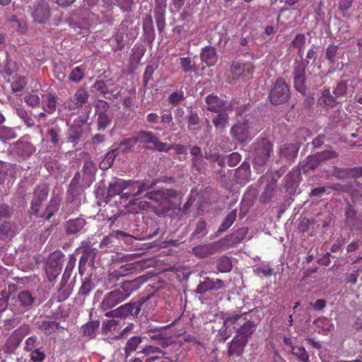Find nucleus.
Segmentation results:
<instances>
[{"label":"nucleus","mask_w":362,"mask_h":362,"mask_svg":"<svg viewBox=\"0 0 362 362\" xmlns=\"http://www.w3.org/2000/svg\"><path fill=\"white\" fill-rule=\"evenodd\" d=\"M255 308V307L249 306L247 310H240L239 313H234L226 315L223 319L225 329L221 333L225 340L230 336V332H228L227 329L233 325V329H235L236 336L248 341L256 330L257 324L254 321L247 319L245 315L253 311ZM243 309V308H241V310Z\"/></svg>","instance_id":"1"},{"label":"nucleus","mask_w":362,"mask_h":362,"mask_svg":"<svg viewBox=\"0 0 362 362\" xmlns=\"http://www.w3.org/2000/svg\"><path fill=\"white\" fill-rule=\"evenodd\" d=\"M355 89L353 82L350 80L337 81L332 87V92L329 87H324L320 90V95L317 99V105L324 109H331L342 102L348 92L353 93Z\"/></svg>","instance_id":"2"},{"label":"nucleus","mask_w":362,"mask_h":362,"mask_svg":"<svg viewBox=\"0 0 362 362\" xmlns=\"http://www.w3.org/2000/svg\"><path fill=\"white\" fill-rule=\"evenodd\" d=\"M250 148L254 167H262L267 163L273 152V144L267 138H261L252 143Z\"/></svg>","instance_id":"3"},{"label":"nucleus","mask_w":362,"mask_h":362,"mask_svg":"<svg viewBox=\"0 0 362 362\" xmlns=\"http://www.w3.org/2000/svg\"><path fill=\"white\" fill-rule=\"evenodd\" d=\"M259 132L255 119H249L233 125L230 129L232 136L240 143L250 141Z\"/></svg>","instance_id":"4"},{"label":"nucleus","mask_w":362,"mask_h":362,"mask_svg":"<svg viewBox=\"0 0 362 362\" xmlns=\"http://www.w3.org/2000/svg\"><path fill=\"white\" fill-rule=\"evenodd\" d=\"M291 97L290 87L283 78H278L269 94L270 103L278 105L286 103Z\"/></svg>","instance_id":"5"},{"label":"nucleus","mask_w":362,"mask_h":362,"mask_svg":"<svg viewBox=\"0 0 362 362\" xmlns=\"http://www.w3.org/2000/svg\"><path fill=\"white\" fill-rule=\"evenodd\" d=\"M127 298V294L119 287L105 294L100 303V308L104 311L109 310Z\"/></svg>","instance_id":"6"},{"label":"nucleus","mask_w":362,"mask_h":362,"mask_svg":"<svg viewBox=\"0 0 362 362\" xmlns=\"http://www.w3.org/2000/svg\"><path fill=\"white\" fill-rule=\"evenodd\" d=\"M133 180H125L118 177H113L109 182L105 202H109L116 195H119L124 189L130 188V185L136 184Z\"/></svg>","instance_id":"7"},{"label":"nucleus","mask_w":362,"mask_h":362,"mask_svg":"<svg viewBox=\"0 0 362 362\" xmlns=\"http://www.w3.org/2000/svg\"><path fill=\"white\" fill-rule=\"evenodd\" d=\"M85 122L83 119H75L66 132V142L71 144L74 147L83 139Z\"/></svg>","instance_id":"8"},{"label":"nucleus","mask_w":362,"mask_h":362,"mask_svg":"<svg viewBox=\"0 0 362 362\" xmlns=\"http://www.w3.org/2000/svg\"><path fill=\"white\" fill-rule=\"evenodd\" d=\"M49 189L45 185L37 187L33 192V199L30 204V213L38 217L40 209L42 203L47 199Z\"/></svg>","instance_id":"9"},{"label":"nucleus","mask_w":362,"mask_h":362,"mask_svg":"<svg viewBox=\"0 0 362 362\" xmlns=\"http://www.w3.org/2000/svg\"><path fill=\"white\" fill-rule=\"evenodd\" d=\"M32 16L35 22L45 24L50 17L49 4L45 0H37L34 4Z\"/></svg>","instance_id":"10"},{"label":"nucleus","mask_w":362,"mask_h":362,"mask_svg":"<svg viewBox=\"0 0 362 362\" xmlns=\"http://www.w3.org/2000/svg\"><path fill=\"white\" fill-rule=\"evenodd\" d=\"M225 288L226 285L221 279L205 277L204 281L197 285L195 292L197 294L204 295L208 291H218Z\"/></svg>","instance_id":"11"},{"label":"nucleus","mask_w":362,"mask_h":362,"mask_svg":"<svg viewBox=\"0 0 362 362\" xmlns=\"http://www.w3.org/2000/svg\"><path fill=\"white\" fill-rule=\"evenodd\" d=\"M137 315L141 312V315H147L153 311L157 306V300L153 293H150L146 296L141 297L137 301H135Z\"/></svg>","instance_id":"12"},{"label":"nucleus","mask_w":362,"mask_h":362,"mask_svg":"<svg viewBox=\"0 0 362 362\" xmlns=\"http://www.w3.org/2000/svg\"><path fill=\"white\" fill-rule=\"evenodd\" d=\"M345 223L351 229L361 230H362V216L357 215L354 206L350 204H347L345 207Z\"/></svg>","instance_id":"13"},{"label":"nucleus","mask_w":362,"mask_h":362,"mask_svg":"<svg viewBox=\"0 0 362 362\" xmlns=\"http://www.w3.org/2000/svg\"><path fill=\"white\" fill-rule=\"evenodd\" d=\"M137 316V309L136 308V304L134 302H130L125 303L117 308L110 310L106 313L105 316L107 317H124L128 316Z\"/></svg>","instance_id":"14"},{"label":"nucleus","mask_w":362,"mask_h":362,"mask_svg":"<svg viewBox=\"0 0 362 362\" xmlns=\"http://www.w3.org/2000/svg\"><path fill=\"white\" fill-rule=\"evenodd\" d=\"M88 98L89 94L85 88H78L74 95L70 97L68 100L69 110H75L82 107L83 105L87 103Z\"/></svg>","instance_id":"15"},{"label":"nucleus","mask_w":362,"mask_h":362,"mask_svg":"<svg viewBox=\"0 0 362 362\" xmlns=\"http://www.w3.org/2000/svg\"><path fill=\"white\" fill-rule=\"evenodd\" d=\"M99 103L103 104V108L104 110L97 113V130L105 131L108 127L110 126L112 119L107 113V109L109 107L108 103L103 100H99Z\"/></svg>","instance_id":"16"},{"label":"nucleus","mask_w":362,"mask_h":362,"mask_svg":"<svg viewBox=\"0 0 362 362\" xmlns=\"http://www.w3.org/2000/svg\"><path fill=\"white\" fill-rule=\"evenodd\" d=\"M131 25L132 23L128 21H123L120 23L117 32L112 37V40L116 42V45L112 47V49L115 52L122 50L124 47L125 43L124 42V35L128 30L129 26Z\"/></svg>","instance_id":"17"},{"label":"nucleus","mask_w":362,"mask_h":362,"mask_svg":"<svg viewBox=\"0 0 362 362\" xmlns=\"http://www.w3.org/2000/svg\"><path fill=\"white\" fill-rule=\"evenodd\" d=\"M248 341L235 336L232 341L228 344V354L229 356H240L243 354L245 347Z\"/></svg>","instance_id":"18"},{"label":"nucleus","mask_w":362,"mask_h":362,"mask_svg":"<svg viewBox=\"0 0 362 362\" xmlns=\"http://www.w3.org/2000/svg\"><path fill=\"white\" fill-rule=\"evenodd\" d=\"M206 107L212 112L218 113L223 110L226 101L218 95L211 93L205 98Z\"/></svg>","instance_id":"19"},{"label":"nucleus","mask_w":362,"mask_h":362,"mask_svg":"<svg viewBox=\"0 0 362 362\" xmlns=\"http://www.w3.org/2000/svg\"><path fill=\"white\" fill-rule=\"evenodd\" d=\"M146 281L147 278L143 275L131 281H125L120 287L129 298L133 292L137 291Z\"/></svg>","instance_id":"20"},{"label":"nucleus","mask_w":362,"mask_h":362,"mask_svg":"<svg viewBox=\"0 0 362 362\" xmlns=\"http://www.w3.org/2000/svg\"><path fill=\"white\" fill-rule=\"evenodd\" d=\"M200 59L207 66H214L218 60L216 49L211 45L204 47L201 50Z\"/></svg>","instance_id":"21"},{"label":"nucleus","mask_w":362,"mask_h":362,"mask_svg":"<svg viewBox=\"0 0 362 362\" xmlns=\"http://www.w3.org/2000/svg\"><path fill=\"white\" fill-rule=\"evenodd\" d=\"M60 204L61 199L59 197H52L46 206L45 211L40 214L38 217L47 221L49 220L59 211Z\"/></svg>","instance_id":"22"},{"label":"nucleus","mask_w":362,"mask_h":362,"mask_svg":"<svg viewBox=\"0 0 362 362\" xmlns=\"http://www.w3.org/2000/svg\"><path fill=\"white\" fill-rule=\"evenodd\" d=\"M299 147L295 144H285L279 148L281 158H284L288 162L293 161L297 157Z\"/></svg>","instance_id":"23"},{"label":"nucleus","mask_w":362,"mask_h":362,"mask_svg":"<svg viewBox=\"0 0 362 362\" xmlns=\"http://www.w3.org/2000/svg\"><path fill=\"white\" fill-rule=\"evenodd\" d=\"M136 270V264L135 263H128L122 265L119 268L114 270L109 274L110 280H119L121 277L126 276Z\"/></svg>","instance_id":"24"},{"label":"nucleus","mask_w":362,"mask_h":362,"mask_svg":"<svg viewBox=\"0 0 362 362\" xmlns=\"http://www.w3.org/2000/svg\"><path fill=\"white\" fill-rule=\"evenodd\" d=\"M58 97L54 91L47 92L42 100V108L48 114H53L57 110Z\"/></svg>","instance_id":"25"},{"label":"nucleus","mask_w":362,"mask_h":362,"mask_svg":"<svg viewBox=\"0 0 362 362\" xmlns=\"http://www.w3.org/2000/svg\"><path fill=\"white\" fill-rule=\"evenodd\" d=\"M86 224V219L82 217L70 219L65 224L67 234H76L78 233Z\"/></svg>","instance_id":"26"},{"label":"nucleus","mask_w":362,"mask_h":362,"mask_svg":"<svg viewBox=\"0 0 362 362\" xmlns=\"http://www.w3.org/2000/svg\"><path fill=\"white\" fill-rule=\"evenodd\" d=\"M145 38L148 42L151 43L155 40L156 33L153 28V20L151 16H146L142 24Z\"/></svg>","instance_id":"27"},{"label":"nucleus","mask_w":362,"mask_h":362,"mask_svg":"<svg viewBox=\"0 0 362 362\" xmlns=\"http://www.w3.org/2000/svg\"><path fill=\"white\" fill-rule=\"evenodd\" d=\"M179 64L182 71L185 74L194 73L195 74H199V69L195 65L192 59L189 57H180L179 59Z\"/></svg>","instance_id":"28"},{"label":"nucleus","mask_w":362,"mask_h":362,"mask_svg":"<svg viewBox=\"0 0 362 362\" xmlns=\"http://www.w3.org/2000/svg\"><path fill=\"white\" fill-rule=\"evenodd\" d=\"M38 327L46 336H51L59 329V323L56 321L42 320Z\"/></svg>","instance_id":"29"},{"label":"nucleus","mask_w":362,"mask_h":362,"mask_svg":"<svg viewBox=\"0 0 362 362\" xmlns=\"http://www.w3.org/2000/svg\"><path fill=\"white\" fill-rule=\"evenodd\" d=\"M62 264L47 262L45 272L49 281L54 280L62 271Z\"/></svg>","instance_id":"30"},{"label":"nucleus","mask_w":362,"mask_h":362,"mask_svg":"<svg viewBox=\"0 0 362 362\" xmlns=\"http://www.w3.org/2000/svg\"><path fill=\"white\" fill-rule=\"evenodd\" d=\"M99 327L100 322L98 320H93L88 322L82 327L83 335L88 337L90 339L95 337Z\"/></svg>","instance_id":"31"},{"label":"nucleus","mask_w":362,"mask_h":362,"mask_svg":"<svg viewBox=\"0 0 362 362\" xmlns=\"http://www.w3.org/2000/svg\"><path fill=\"white\" fill-rule=\"evenodd\" d=\"M61 135L62 129L57 124H54L49 127L47 130V136L50 142L54 146L59 145Z\"/></svg>","instance_id":"32"},{"label":"nucleus","mask_w":362,"mask_h":362,"mask_svg":"<svg viewBox=\"0 0 362 362\" xmlns=\"http://www.w3.org/2000/svg\"><path fill=\"white\" fill-rule=\"evenodd\" d=\"M237 217V210L234 209L229 212L218 229V233H222L228 230L235 222Z\"/></svg>","instance_id":"33"},{"label":"nucleus","mask_w":362,"mask_h":362,"mask_svg":"<svg viewBox=\"0 0 362 362\" xmlns=\"http://www.w3.org/2000/svg\"><path fill=\"white\" fill-rule=\"evenodd\" d=\"M17 298L20 302L21 305L23 308L30 307L33 304L35 299V298L28 291H23L19 292L17 296Z\"/></svg>","instance_id":"34"},{"label":"nucleus","mask_w":362,"mask_h":362,"mask_svg":"<svg viewBox=\"0 0 362 362\" xmlns=\"http://www.w3.org/2000/svg\"><path fill=\"white\" fill-rule=\"evenodd\" d=\"M142 342V338L139 336H134L131 337L126 343L124 347V352L126 357L130 356V354L135 351L138 346Z\"/></svg>","instance_id":"35"},{"label":"nucleus","mask_w":362,"mask_h":362,"mask_svg":"<svg viewBox=\"0 0 362 362\" xmlns=\"http://www.w3.org/2000/svg\"><path fill=\"white\" fill-rule=\"evenodd\" d=\"M133 182H136V184L130 185V188L134 189V192L133 193L134 197L139 196L144 192L152 189L155 185L154 182L148 184V182L137 180H133Z\"/></svg>","instance_id":"36"},{"label":"nucleus","mask_w":362,"mask_h":362,"mask_svg":"<svg viewBox=\"0 0 362 362\" xmlns=\"http://www.w3.org/2000/svg\"><path fill=\"white\" fill-rule=\"evenodd\" d=\"M165 9L156 8L155 9V19L158 31L161 33L165 28Z\"/></svg>","instance_id":"37"},{"label":"nucleus","mask_w":362,"mask_h":362,"mask_svg":"<svg viewBox=\"0 0 362 362\" xmlns=\"http://www.w3.org/2000/svg\"><path fill=\"white\" fill-rule=\"evenodd\" d=\"M216 129H223L228 124V115L225 112H220L212 120Z\"/></svg>","instance_id":"38"},{"label":"nucleus","mask_w":362,"mask_h":362,"mask_svg":"<svg viewBox=\"0 0 362 362\" xmlns=\"http://www.w3.org/2000/svg\"><path fill=\"white\" fill-rule=\"evenodd\" d=\"M232 267L231 259L227 256H221L217 261L216 268L220 272H228Z\"/></svg>","instance_id":"39"},{"label":"nucleus","mask_w":362,"mask_h":362,"mask_svg":"<svg viewBox=\"0 0 362 362\" xmlns=\"http://www.w3.org/2000/svg\"><path fill=\"white\" fill-rule=\"evenodd\" d=\"M305 40L306 38L304 34H298L291 42L292 46L298 49V54L300 57H302L304 52Z\"/></svg>","instance_id":"40"},{"label":"nucleus","mask_w":362,"mask_h":362,"mask_svg":"<svg viewBox=\"0 0 362 362\" xmlns=\"http://www.w3.org/2000/svg\"><path fill=\"white\" fill-rule=\"evenodd\" d=\"M15 233L11 222L5 221L0 226V239L5 240L8 237H13Z\"/></svg>","instance_id":"41"},{"label":"nucleus","mask_w":362,"mask_h":362,"mask_svg":"<svg viewBox=\"0 0 362 362\" xmlns=\"http://www.w3.org/2000/svg\"><path fill=\"white\" fill-rule=\"evenodd\" d=\"M81 202L79 200L76 201L74 199L71 201L67 200L66 205L62 208V211L64 212V217L66 218L75 211H78Z\"/></svg>","instance_id":"42"},{"label":"nucleus","mask_w":362,"mask_h":362,"mask_svg":"<svg viewBox=\"0 0 362 362\" xmlns=\"http://www.w3.org/2000/svg\"><path fill=\"white\" fill-rule=\"evenodd\" d=\"M149 144H152L153 145V147H151V149L156 150L158 151H165L168 152L169 150L173 148L172 146H168L166 143L161 142L158 137L156 135H153L151 139V141Z\"/></svg>","instance_id":"43"},{"label":"nucleus","mask_w":362,"mask_h":362,"mask_svg":"<svg viewBox=\"0 0 362 362\" xmlns=\"http://www.w3.org/2000/svg\"><path fill=\"white\" fill-rule=\"evenodd\" d=\"M149 144H152L153 145V147H151V149L156 150L158 151H165L168 152L169 150L173 148L172 146H168L166 143L161 142L158 137L156 135H153L151 139V141Z\"/></svg>","instance_id":"44"},{"label":"nucleus","mask_w":362,"mask_h":362,"mask_svg":"<svg viewBox=\"0 0 362 362\" xmlns=\"http://www.w3.org/2000/svg\"><path fill=\"white\" fill-rule=\"evenodd\" d=\"M16 114L23 121V122L28 127H32L34 126V119L23 107H17Z\"/></svg>","instance_id":"45"},{"label":"nucleus","mask_w":362,"mask_h":362,"mask_svg":"<svg viewBox=\"0 0 362 362\" xmlns=\"http://www.w3.org/2000/svg\"><path fill=\"white\" fill-rule=\"evenodd\" d=\"M84 76L85 68L82 66H76L71 70L69 76V78L72 82L79 83L83 79Z\"/></svg>","instance_id":"46"},{"label":"nucleus","mask_w":362,"mask_h":362,"mask_svg":"<svg viewBox=\"0 0 362 362\" xmlns=\"http://www.w3.org/2000/svg\"><path fill=\"white\" fill-rule=\"evenodd\" d=\"M27 84V79L25 76H16L13 78L11 84L13 92H18L22 90Z\"/></svg>","instance_id":"47"},{"label":"nucleus","mask_w":362,"mask_h":362,"mask_svg":"<svg viewBox=\"0 0 362 362\" xmlns=\"http://www.w3.org/2000/svg\"><path fill=\"white\" fill-rule=\"evenodd\" d=\"M204 158L206 159H209V157L207 155L201 156L199 157H192V165L191 168L192 170H195L198 173H201L205 167L206 163L204 160Z\"/></svg>","instance_id":"48"},{"label":"nucleus","mask_w":362,"mask_h":362,"mask_svg":"<svg viewBox=\"0 0 362 362\" xmlns=\"http://www.w3.org/2000/svg\"><path fill=\"white\" fill-rule=\"evenodd\" d=\"M185 99V96L184 91L180 90L174 91L171 94H170L168 98V102L173 106H177V105L180 104V102L183 101Z\"/></svg>","instance_id":"49"},{"label":"nucleus","mask_w":362,"mask_h":362,"mask_svg":"<svg viewBox=\"0 0 362 362\" xmlns=\"http://www.w3.org/2000/svg\"><path fill=\"white\" fill-rule=\"evenodd\" d=\"M157 67V65L153 64L146 66L143 74V85L144 87H146L148 83L153 81V76Z\"/></svg>","instance_id":"50"},{"label":"nucleus","mask_w":362,"mask_h":362,"mask_svg":"<svg viewBox=\"0 0 362 362\" xmlns=\"http://www.w3.org/2000/svg\"><path fill=\"white\" fill-rule=\"evenodd\" d=\"M291 354L296 356L300 362H309V354L303 346H295Z\"/></svg>","instance_id":"51"},{"label":"nucleus","mask_w":362,"mask_h":362,"mask_svg":"<svg viewBox=\"0 0 362 362\" xmlns=\"http://www.w3.org/2000/svg\"><path fill=\"white\" fill-rule=\"evenodd\" d=\"M339 51V46L334 44H330L327 46L325 52V59L330 63L334 64L336 62V57Z\"/></svg>","instance_id":"52"},{"label":"nucleus","mask_w":362,"mask_h":362,"mask_svg":"<svg viewBox=\"0 0 362 362\" xmlns=\"http://www.w3.org/2000/svg\"><path fill=\"white\" fill-rule=\"evenodd\" d=\"M145 49L141 47L136 48L135 47L132 49V54L129 57V62L132 64H137L140 62L143 57Z\"/></svg>","instance_id":"53"},{"label":"nucleus","mask_w":362,"mask_h":362,"mask_svg":"<svg viewBox=\"0 0 362 362\" xmlns=\"http://www.w3.org/2000/svg\"><path fill=\"white\" fill-rule=\"evenodd\" d=\"M276 190V186L274 184L268 185L264 192L260 196V200L262 202H267L274 196Z\"/></svg>","instance_id":"54"},{"label":"nucleus","mask_w":362,"mask_h":362,"mask_svg":"<svg viewBox=\"0 0 362 362\" xmlns=\"http://www.w3.org/2000/svg\"><path fill=\"white\" fill-rule=\"evenodd\" d=\"M248 233V228L246 227L238 229L236 232L230 235V240L233 243L238 244L242 242Z\"/></svg>","instance_id":"55"},{"label":"nucleus","mask_w":362,"mask_h":362,"mask_svg":"<svg viewBox=\"0 0 362 362\" xmlns=\"http://www.w3.org/2000/svg\"><path fill=\"white\" fill-rule=\"evenodd\" d=\"M24 100L26 104L32 107H37L40 103V97L34 90L26 94Z\"/></svg>","instance_id":"56"},{"label":"nucleus","mask_w":362,"mask_h":362,"mask_svg":"<svg viewBox=\"0 0 362 362\" xmlns=\"http://www.w3.org/2000/svg\"><path fill=\"white\" fill-rule=\"evenodd\" d=\"M136 137L128 138L123 139L120 144V147H124L122 149L123 152H129L133 150L136 144H137Z\"/></svg>","instance_id":"57"},{"label":"nucleus","mask_w":362,"mask_h":362,"mask_svg":"<svg viewBox=\"0 0 362 362\" xmlns=\"http://www.w3.org/2000/svg\"><path fill=\"white\" fill-rule=\"evenodd\" d=\"M116 156V149L109 151L106 153L103 160L100 163V165L104 168H109L112 167Z\"/></svg>","instance_id":"58"},{"label":"nucleus","mask_w":362,"mask_h":362,"mask_svg":"<svg viewBox=\"0 0 362 362\" xmlns=\"http://www.w3.org/2000/svg\"><path fill=\"white\" fill-rule=\"evenodd\" d=\"M11 27L17 32L24 33L26 30V25L23 21H20L16 16H12L9 18Z\"/></svg>","instance_id":"59"},{"label":"nucleus","mask_w":362,"mask_h":362,"mask_svg":"<svg viewBox=\"0 0 362 362\" xmlns=\"http://www.w3.org/2000/svg\"><path fill=\"white\" fill-rule=\"evenodd\" d=\"M293 83L296 90L300 94L305 95L307 92L305 76L293 78Z\"/></svg>","instance_id":"60"},{"label":"nucleus","mask_w":362,"mask_h":362,"mask_svg":"<svg viewBox=\"0 0 362 362\" xmlns=\"http://www.w3.org/2000/svg\"><path fill=\"white\" fill-rule=\"evenodd\" d=\"M93 87L98 91L100 93V94L104 97V98H107L108 97L107 96V95L108 93H110V90H108L107 88V86L105 83V82L104 81H102V80H98L96 81Z\"/></svg>","instance_id":"61"},{"label":"nucleus","mask_w":362,"mask_h":362,"mask_svg":"<svg viewBox=\"0 0 362 362\" xmlns=\"http://www.w3.org/2000/svg\"><path fill=\"white\" fill-rule=\"evenodd\" d=\"M153 135L154 134L151 132L142 130L136 134V137L138 142L149 144Z\"/></svg>","instance_id":"62"},{"label":"nucleus","mask_w":362,"mask_h":362,"mask_svg":"<svg viewBox=\"0 0 362 362\" xmlns=\"http://www.w3.org/2000/svg\"><path fill=\"white\" fill-rule=\"evenodd\" d=\"M82 170L86 175H93L97 170L95 163L90 159L85 160Z\"/></svg>","instance_id":"63"},{"label":"nucleus","mask_w":362,"mask_h":362,"mask_svg":"<svg viewBox=\"0 0 362 362\" xmlns=\"http://www.w3.org/2000/svg\"><path fill=\"white\" fill-rule=\"evenodd\" d=\"M30 356L33 362H42L45 359V354L39 348H37L31 351Z\"/></svg>","instance_id":"64"}]
</instances>
